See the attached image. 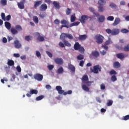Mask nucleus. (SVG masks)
Here are the masks:
<instances>
[{
  "instance_id": "nucleus-63",
  "label": "nucleus",
  "mask_w": 129,
  "mask_h": 129,
  "mask_svg": "<svg viewBox=\"0 0 129 129\" xmlns=\"http://www.w3.org/2000/svg\"><path fill=\"white\" fill-rule=\"evenodd\" d=\"M85 83L87 84V86H91V84L92 83V82L88 81Z\"/></svg>"
},
{
  "instance_id": "nucleus-27",
  "label": "nucleus",
  "mask_w": 129,
  "mask_h": 129,
  "mask_svg": "<svg viewBox=\"0 0 129 129\" xmlns=\"http://www.w3.org/2000/svg\"><path fill=\"white\" fill-rule=\"evenodd\" d=\"M116 56L118 59H123L124 58V54L122 53H118L116 54Z\"/></svg>"
},
{
  "instance_id": "nucleus-24",
  "label": "nucleus",
  "mask_w": 129,
  "mask_h": 129,
  "mask_svg": "<svg viewBox=\"0 0 129 129\" xmlns=\"http://www.w3.org/2000/svg\"><path fill=\"white\" fill-rule=\"evenodd\" d=\"M42 5V1H35L34 2V8L35 9H37L39 6H41Z\"/></svg>"
},
{
  "instance_id": "nucleus-32",
  "label": "nucleus",
  "mask_w": 129,
  "mask_h": 129,
  "mask_svg": "<svg viewBox=\"0 0 129 129\" xmlns=\"http://www.w3.org/2000/svg\"><path fill=\"white\" fill-rule=\"evenodd\" d=\"M113 104V101L111 100H108L106 104L107 106H111Z\"/></svg>"
},
{
  "instance_id": "nucleus-34",
  "label": "nucleus",
  "mask_w": 129,
  "mask_h": 129,
  "mask_svg": "<svg viewBox=\"0 0 129 129\" xmlns=\"http://www.w3.org/2000/svg\"><path fill=\"white\" fill-rule=\"evenodd\" d=\"M63 72H64V69H63V67H60L57 70L58 74H61V73H63Z\"/></svg>"
},
{
  "instance_id": "nucleus-9",
  "label": "nucleus",
  "mask_w": 129,
  "mask_h": 129,
  "mask_svg": "<svg viewBox=\"0 0 129 129\" xmlns=\"http://www.w3.org/2000/svg\"><path fill=\"white\" fill-rule=\"evenodd\" d=\"M34 78L35 80H37V81H42L43 80V75L40 74H35L34 75Z\"/></svg>"
},
{
  "instance_id": "nucleus-4",
  "label": "nucleus",
  "mask_w": 129,
  "mask_h": 129,
  "mask_svg": "<svg viewBox=\"0 0 129 129\" xmlns=\"http://www.w3.org/2000/svg\"><path fill=\"white\" fill-rule=\"evenodd\" d=\"M23 31V28L20 25H17L15 26V28H11V32L12 35H16L19 32Z\"/></svg>"
},
{
  "instance_id": "nucleus-39",
  "label": "nucleus",
  "mask_w": 129,
  "mask_h": 129,
  "mask_svg": "<svg viewBox=\"0 0 129 129\" xmlns=\"http://www.w3.org/2000/svg\"><path fill=\"white\" fill-rule=\"evenodd\" d=\"M123 50L125 52H129V44H127L124 46Z\"/></svg>"
},
{
  "instance_id": "nucleus-62",
  "label": "nucleus",
  "mask_w": 129,
  "mask_h": 129,
  "mask_svg": "<svg viewBox=\"0 0 129 129\" xmlns=\"http://www.w3.org/2000/svg\"><path fill=\"white\" fill-rule=\"evenodd\" d=\"M36 55L37 57H41V53H40V51L38 50L36 51Z\"/></svg>"
},
{
  "instance_id": "nucleus-22",
  "label": "nucleus",
  "mask_w": 129,
  "mask_h": 129,
  "mask_svg": "<svg viewBox=\"0 0 129 129\" xmlns=\"http://www.w3.org/2000/svg\"><path fill=\"white\" fill-rule=\"evenodd\" d=\"M68 67H69V69H70V70H71L72 72H75V67H74V66H73L71 63H69Z\"/></svg>"
},
{
  "instance_id": "nucleus-11",
  "label": "nucleus",
  "mask_w": 129,
  "mask_h": 129,
  "mask_svg": "<svg viewBox=\"0 0 129 129\" xmlns=\"http://www.w3.org/2000/svg\"><path fill=\"white\" fill-rule=\"evenodd\" d=\"M47 9H48V6H47V4H43L40 6L39 10L40 11H41V12H45V11H46Z\"/></svg>"
},
{
  "instance_id": "nucleus-44",
  "label": "nucleus",
  "mask_w": 129,
  "mask_h": 129,
  "mask_svg": "<svg viewBox=\"0 0 129 129\" xmlns=\"http://www.w3.org/2000/svg\"><path fill=\"white\" fill-rule=\"evenodd\" d=\"M111 80L113 82H114L117 80V78H116V76L115 75H113L111 77Z\"/></svg>"
},
{
  "instance_id": "nucleus-25",
  "label": "nucleus",
  "mask_w": 129,
  "mask_h": 129,
  "mask_svg": "<svg viewBox=\"0 0 129 129\" xmlns=\"http://www.w3.org/2000/svg\"><path fill=\"white\" fill-rule=\"evenodd\" d=\"M25 41H27V42H30V41H32L33 40V36L30 35H27L25 37Z\"/></svg>"
},
{
  "instance_id": "nucleus-60",
  "label": "nucleus",
  "mask_w": 129,
  "mask_h": 129,
  "mask_svg": "<svg viewBox=\"0 0 129 129\" xmlns=\"http://www.w3.org/2000/svg\"><path fill=\"white\" fill-rule=\"evenodd\" d=\"M100 88L101 90H104V89H105V85H104V84H101Z\"/></svg>"
},
{
  "instance_id": "nucleus-20",
  "label": "nucleus",
  "mask_w": 129,
  "mask_h": 129,
  "mask_svg": "<svg viewBox=\"0 0 129 129\" xmlns=\"http://www.w3.org/2000/svg\"><path fill=\"white\" fill-rule=\"evenodd\" d=\"M5 26L6 29H7V30H11V29L12 28V25L9 22H5Z\"/></svg>"
},
{
  "instance_id": "nucleus-54",
  "label": "nucleus",
  "mask_w": 129,
  "mask_h": 129,
  "mask_svg": "<svg viewBox=\"0 0 129 129\" xmlns=\"http://www.w3.org/2000/svg\"><path fill=\"white\" fill-rule=\"evenodd\" d=\"M123 120H128L129 119V115H126L124 116L122 119Z\"/></svg>"
},
{
  "instance_id": "nucleus-13",
  "label": "nucleus",
  "mask_w": 129,
  "mask_h": 129,
  "mask_svg": "<svg viewBox=\"0 0 129 129\" xmlns=\"http://www.w3.org/2000/svg\"><path fill=\"white\" fill-rule=\"evenodd\" d=\"M121 66L120 63L118 61H115L113 63V67L116 69L119 68Z\"/></svg>"
},
{
  "instance_id": "nucleus-18",
  "label": "nucleus",
  "mask_w": 129,
  "mask_h": 129,
  "mask_svg": "<svg viewBox=\"0 0 129 129\" xmlns=\"http://www.w3.org/2000/svg\"><path fill=\"white\" fill-rule=\"evenodd\" d=\"M24 2H21L20 3H18V8L20 9V10H24L25 9V5H24Z\"/></svg>"
},
{
  "instance_id": "nucleus-52",
  "label": "nucleus",
  "mask_w": 129,
  "mask_h": 129,
  "mask_svg": "<svg viewBox=\"0 0 129 129\" xmlns=\"http://www.w3.org/2000/svg\"><path fill=\"white\" fill-rule=\"evenodd\" d=\"M107 21H112L114 20V17L113 16H109L107 18Z\"/></svg>"
},
{
  "instance_id": "nucleus-42",
  "label": "nucleus",
  "mask_w": 129,
  "mask_h": 129,
  "mask_svg": "<svg viewBox=\"0 0 129 129\" xmlns=\"http://www.w3.org/2000/svg\"><path fill=\"white\" fill-rule=\"evenodd\" d=\"M43 98H44V96L40 95L36 98V101H39L40 100H42V99H43Z\"/></svg>"
},
{
  "instance_id": "nucleus-6",
  "label": "nucleus",
  "mask_w": 129,
  "mask_h": 129,
  "mask_svg": "<svg viewBox=\"0 0 129 129\" xmlns=\"http://www.w3.org/2000/svg\"><path fill=\"white\" fill-rule=\"evenodd\" d=\"M95 38L98 44H102L103 42L104 37L102 35H97L95 36Z\"/></svg>"
},
{
  "instance_id": "nucleus-51",
  "label": "nucleus",
  "mask_w": 129,
  "mask_h": 129,
  "mask_svg": "<svg viewBox=\"0 0 129 129\" xmlns=\"http://www.w3.org/2000/svg\"><path fill=\"white\" fill-rule=\"evenodd\" d=\"M109 7H111V9H116V5L113 3L110 4Z\"/></svg>"
},
{
  "instance_id": "nucleus-7",
  "label": "nucleus",
  "mask_w": 129,
  "mask_h": 129,
  "mask_svg": "<svg viewBox=\"0 0 129 129\" xmlns=\"http://www.w3.org/2000/svg\"><path fill=\"white\" fill-rule=\"evenodd\" d=\"M35 37H37V40L39 42H44L45 41V38L44 37L41 36L39 32H35L33 34Z\"/></svg>"
},
{
  "instance_id": "nucleus-56",
  "label": "nucleus",
  "mask_w": 129,
  "mask_h": 129,
  "mask_svg": "<svg viewBox=\"0 0 129 129\" xmlns=\"http://www.w3.org/2000/svg\"><path fill=\"white\" fill-rule=\"evenodd\" d=\"M59 46L61 47V48H65V45L64 44V43H63V42H59Z\"/></svg>"
},
{
  "instance_id": "nucleus-31",
  "label": "nucleus",
  "mask_w": 129,
  "mask_h": 129,
  "mask_svg": "<svg viewBox=\"0 0 129 129\" xmlns=\"http://www.w3.org/2000/svg\"><path fill=\"white\" fill-rule=\"evenodd\" d=\"M98 9L99 13H102V12H104V11H105V8H104L103 6H99Z\"/></svg>"
},
{
  "instance_id": "nucleus-35",
  "label": "nucleus",
  "mask_w": 129,
  "mask_h": 129,
  "mask_svg": "<svg viewBox=\"0 0 129 129\" xmlns=\"http://www.w3.org/2000/svg\"><path fill=\"white\" fill-rule=\"evenodd\" d=\"M53 5L56 9H59L60 8V5H59V3L56 2V1L53 2Z\"/></svg>"
},
{
  "instance_id": "nucleus-53",
  "label": "nucleus",
  "mask_w": 129,
  "mask_h": 129,
  "mask_svg": "<svg viewBox=\"0 0 129 129\" xmlns=\"http://www.w3.org/2000/svg\"><path fill=\"white\" fill-rule=\"evenodd\" d=\"M1 18L3 21H6V15L4 13L1 14Z\"/></svg>"
},
{
  "instance_id": "nucleus-40",
  "label": "nucleus",
  "mask_w": 129,
  "mask_h": 129,
  "mask_svg": "<svg viewBox=\"0 0 129 129\" xmlns=\"http://www.w3.org/2000/svg\"><path fill=\"white\" fill-rule=\"evenodd\" d=\"M77 58L78 60H83V59H84V55L82 54H79L77 56Z\"/></svg>"
},
{
  "instance_id": "nucleus-41",
  "label": "nucleus",
  "mask_w": 129,
  "mask_h": 129,
  "mask_svg": "<svg viewBox=\"0 0 129 129\" xmlns=\"http://www.w3.org/2000/svg\"><path fill=\"white\" fill-rule=\"evenodd\" d=\"M110 75H116L117 74V73L114 70H111L109 72Z\"/></svg>"
},
{
  "instance_id": "nucleus-64",
  "label": "nucleus",
  "mask_w": 129,
  "mask_h": 129,
  "mask_svg": "<svg viewBox=\"0 0 129 129\" xmlns=\"http://www.w3.org/2000/svg\"><path fill=\"white\" fill-rule=\"evenodd\" d=\"M84 65V61L81 60L80 61L79 66H81V67H83Z\"/></svg>"
},
{
  "instance_id": "nucleus-16",
  "label": "nucleus",
  "mask_w": 129,
  "mask_h": 129,
  "mask_svg": "<svg viewBox=\"0 0 129 129\" xmlns=\"http://www.w3.org/2000/svg\"><path fill=\"white\" fill-rule=\"evenodd\" d=\"M87 38V36L84 34V35H79L78 39L79 41H84L85 40H86Z\"/></svg>"
},
{
  "instance_id": "nucleus-8",
  "label": "nucleus",
  "mask_w": 129,
  "mask_h": 129,
  "mask_svg": "<svg viewBox=\"0 0 129 129\" xmlns=\"http://www.w3.org/2000/svg\"><path fill=\"white\" fill-rule=\"evenodd\" d=\"M54 61L57 65H63V63H64L62 58L56 57L54 59Z\"/></svg>"
},
{
  "instance_id": "nucleus-10",
  "label": "nucleus",
  "mask_w": 129,
  "mask_h": 129,
  "mask_svg": "<svg viewBox=\"0 0 129 129\" xmlns=\"http://www.w3.org/2000/svg\"><path fill=\"white\" fill-rule=\"evenodd\" d=\"M88 20V17L87 15H82L80 18V21L82 24H85V21Z\"/></svg>"
},
{
  "instance_id": "nucleus-43",
  "label": "nucleus",
  "mask_w": 129,
  "mask_h": 129,
  "mask_svg": "<svg viewBox=\"0 0 129 129\" xmlns=\"http://www.w3.org/2000/svg\"><path fill=\"white\" fill-rule=\"evenodd\" d=\"M71 9L67 8V10H66V15H67V16H69V15L71 14Z\"/></svg>"
},
{
  "instance_id": "nucleus-48",
  "label": "nucleus",
  "mask_w": 129,
  "mask_h": 129,
  "mask_svg": "<svg viewBox=\"0 0 129 129\" xmlns=\"http://www.w3.org/2000/svg\"><path fill=\"white\" fill-rule=\"evenodd\" d=\"M1 4L3 6H7V0H1Z\"/></svg>"
},
{
  "instance_id": "nucleus-29",
  "label": "nucleus",
  "mask_w": 129,
  "mask_h": 129,
  "mask_svg": "<svg viewBox=\"0 0 129 129\" xmlns=\"http://www.w3.org/2000/svg\"><path fill=\"white\" fill-rule=\"evenodd\" d=\"M92 55L94 56V57H99V52L97 51H94L92 52Z\"/></svg>"
},
{
  "instance_id": "nucleus-21",
  "label": "nucleus",
  "mask_w": 129,
  "mask_h": 129,
  "mask_svg": "<svg viewBox=\"0 0 129 129\" xmlns=\"http://www.w3.org/2000/svg\"><path fill=\"white\" fill-rule=\"evenodd\" d=\"M81 47V45H80V44H79V42H76L75 44H74V49L76 51L79 50V48Z\"/></svg>"
},
{
  "instance_id": "nucleus-15",
  "label": "nucleus",
  "mask_w": 129,
  "mask_h": 129,
  "mask_svg": "<svg viewBox=\"0 0 129 129\" xmlns=\"http://www.w3.org/2000/svg\"><path fill=\"white\" fill-rule=\"evenodd\" d=\"M81 80L83 83H85L89 80V78L87 75H84Z\"/></svg>"
},
{
  "instance_id": "nucleus-2",
  "label": "nucleus",
  "mask_w": 129,
  "mask_h": 129,
  "mask_svg": "<svg viewBox=\"0 0 129 129\" xmlns=\"http://www.w3.org/2000/svg\"><path fill=\"white\" fill-rule=\"evenodd\" d=\"M56 90L58 92V94H63V95H67V94H72V91L69 90L68 92L62 90V87L60 86H57L55 87Z\"/></svg>"
},
{
  "instance_id": "nucleus-14",
  "label": "nucleus",
  "mask_w": 129,
  "mask_h": 129,
  "mask_svg": "<svg viewBox=\"0 0 129 129\" xmlns=\"http://www.w3.org/2000/svg\"><path fill=\"white\" fill-rule=\"evenodd\" d=\"M119 23H120V19H119V18H116L114 20V21L112 24V26H117V25H118Z\"/></svg>"
},
{
  "instance_id": "nucleus-36",
  "label": "nucleus",
  "mask_w": 129,
  "mask_h": 129,
  "mask_svg": "<svg viewBox=\"0 0 129 129\" xmlns=\"http://www.w3.org/2000/svg\"><path fill=\"white\" fill-rule=\"evenodd\" d=\"M30 94H38V90L31 89L30 91Z\"/></svg>"
},
{
  "instance_id": "nucleus-5",
  "label": "nucleus",
  "mask_w": 129,
  "mask_h": 129,
  "mask_svg": "<svg viewBox=\"0 0 129 129\" xmlns=\"http://www.w3.org/2000/svg\"><path fill=\"white\" fill-rule=\"evenodd\" d=\"M92 69L91 68L90 69L91 73H94V74H98V73L101 72V67L99 66V64H97L93 67Z\"/></svg>"
},
{
  "instance_id": "nucleus-58",
  "label": "nucleus",
  "mask_w": 129,
  "mask_h": 129,
  "mask_svg": "<svg viewBox=\"0 0 129 129\" xmlns=\"http://www.w3.org/2000/svg\"><path fill=\"white\" fill-rule=\"evenodd\" d=\"M54 24H55V25H59L60 24V21H59V20L58 19H55L54 21H53Z\"/></svg>"
},
{
  "instance_id": "nucleus-30",
  "label": "nucleus",
  "mask_w": 129,
  "mask_h": 129,
  "mask_svg": "<svg viewBox=\"0 0 129 129\" xmlns=\"http://www.w3.org/2000/svg\"><path fill=\"white\" fill-rule=\"evenodd\" d=\"M61 25H64L63 26H69V22L65 20H62L60 21Z\"/></svg>"
},
{
  "instance_id": "nucleus-57",
  "label": "nucleus",
  "mask_w": 129,
  "mask_h": 129,
  "mask_svg": "<svg viewBox=\"0 0 129 129\" xmlns=\"http://www.w3.org/2000/svg\"><path fill=\"white\" fill-rule=\"evenodd\" d=\"M47 68L50 71L53 70V68H54V66H53L52 64L49 65L47 66Z\"/></svg>"
},
{
  "instance_id": "nucleus-3",
  "label": "nucleus",
  "mask_w": 129,
  "mask_h": 129,
  "mask_svg": "<svg viewBox=\"0 0 129 129\" xmlns=\"http://www.w3.org/2000/svg\"><path fill=\"white\" fill-rule=\"evenodd\" d=\"M119 29L117 28H113L112 30L109 28L106 29V32H107V34H110L112 36L118 35V34H119Z\"/></svg>"
},
{
  "instance_id": "nucleus-50",
  "label": "nucleus",
  "mask_w": 129,
  "mask_h": 129,
  "mask_svg": "<svg viewBox=\"0 0 129 129\" xmlns=\"http://www.w3.org/2000/svg\"><path fill=\"white\" fill-rule=\"evenodd\" d=\"M45 53H46L47 55L48 56V57H49V58H52L53 56L52 53L50 52V51H46Z\"/></svg>"
},
{
  "instance_id": "nucleus-37",
  "label": "nucleus",
  "mask_w": 129,
  "mask_h": 129,
  "mask_svg": "<svg viewBox=\"0 0 129 129\" xmlns=\"http://www.w3.org/2000/svg\"><path fill=\"white\" fill-rule=\"evenodd\" d=\"M33 22L35 23V24H38L39 23V18L37 16H33Z\"/></svg>"
},
{
  "instance_id": "nucleus-59",
  "label": "nucleus",
  "mask_w": 129,
  "mask_h": 129,
  "mask_svg": "<svg viewBox=\"0 0 129 129\" xmlns=\"http://www.w3.org/2000/svg\"><path fill=\"white\" fill-rule=\"evenodd\" d=\"M16 70H17L18 72H22V69L21 68V67L20 66H18L16 67Z\"/></svg>"
},
{
  "instance_id": "nucleus-23",
  "label": "nucleus",
  "mask_w": 129,
  "mask_h": 129,
  "mask_svg": "<svg viewBox=\"0 0 129 129\" xmlns=\"http://www.w3.org/2000/svg\"><path fill=\"white\" fill-rule=\"evenodd\" d=\"M82 88L83 90H84V91H86V92H89V88L86 86V85H82Z\"/></svg>"
},
{
  "instance_id": "nucleus-46",
  "label": "nucleus",
  "mask_w": 129,
  "mask_h": 129,
  "mask_svg": "<svg viewBox=\"0 0 129 129\" xmlns=\"http://www.w3.org/2000/svg\"><path fill=\"white\" fill-rule=\"evenodd\" d=\"M128 32H129L128 30H127L126 29L123 28L121 30V32L123 33V34H126V33H128Z\"/></svg>"
},
{
  "instance_id": "nucleus-45",
  "label": "nucleus",
  "mask_w": 129,
  "mask_h": 129,
  "mask_svg": "<svg viewBox=\"0 0 129 129\" xmlns=\"http://www.w3.org/2000/svg\"><path fill=\"white\" fill-rule=\"evenodd\" d=\"M79 52H80V53H81V54H84V51H85V49H84V48L82 46H81L79 48Z\"/></svg>"
},
{
  "instance_id": "nucleus-26",
  "label": "nucleus",
  "mask_w": 129,
  "mask_h": 129,
  "mask_svg": "<svg viewBox=\"0 0 129 129\" xmlns=\"http://www.w3.org/2000/svg\"><path fill=\"white\" fill-rule=\"evenodd\" d=\"M7 64L9 66H14L15 65V61L12 59H8Z\"/></svg>"
},
{
  "instance_id": "nucleus-1",
  "label": "nucleus",
  "mask_w": 129,
  "mask_h": 129,
  "mask_svg": "<svg viewBox=\"0 0 129 129\" xmlns=\"http://www.w3.org/2000/svg\"><path fill=\"white\" fill-rule=\"evenodd\" d=\"M66 38H68L69 40H73V35L71 34L62 33L60 36V39L62 40V42L64 43V46L71 47V43H69L68 41L65 40Z\"/></svg>"
},
{
  "instance_id": "nucleus-38",
  "label": "nucleus",
  "mask_w": 129,
  "mask_h": 129,
  "mask_svg": "<svg viewBox=\"0 0 129 129\" xmlns=\"http://www.w3.org/2000/svg\"><path fill=\"white\" fill-rule=\"evenodd\" d=\"M98 3L100 6H104V5H105L104 0H99Z\"/></svg>"
},
{
  "instance_id": "nucleus-47",
  "label": "nucleus",
  "mask_w": 129,
  "mask_h": 129,
  "mask_svg": "<svg viewBox=\"0 0 129 129\" xmlns=\"http://www.w3.org/2000/svg\"><path fill=\"white\" fill-rule=\"evenodd\" d=\"M115 47L116 49H118V50H122V45H121L116 44Z\"/></svg>"
},
{
  "instance_id": "nucleus-19",
  "label": "nucleus",
  "mask_w": 129,
  "mask_h": 129,
  "mask_svg": "<svg viewBox=\"0 0 129 129\" xmlns=\"http://www.w3.org/2000/svg\"><path fill=\"white\" fill-rule=\"evenodd\" d=\"M98 22H100V23H103V22L105 21V17L103 15H100L98 18Z\"/></svg>"
},
{
  "instance_id": "nucleus-55",
  "label": "nucleus",
  "mask_w": 129,
  "mask_h": 129,
  "mask_svg": "<svg viewBox=\"0 0 129 129\" xmlns=\"http://www.w3.org/2000/svg\"><path fill=\"white\" fill-rule=\"evenodd\" d=\"M102 48H103V49H105L106 51H107V50H108V46H107V45H106V44H102Z\"/></svg>"
},
{
  "instance_id": "nucleus-12",
  "label": "nucleus",
  "mask_w": 129,
  "mask_h": 129,
  "mask_svg": "<svg viewBox=\"0 0 129 129\" xmlns=\"http://www.w3.org/2000/svg\"><path fill=\"white\" fill-rule=\"evenodd\" d=\"M15 47L16 49H20L22 47V45L20 44V41L18 40H16L14 41Z\"/></svg>"
},
{
  "instance_id": "nucleus-61",
  "label": "nucleus",
  "mask_w": 129,
  "mask_h": 129,
  "mask_svg": "<svg viewBox=\"0 0 129 129\" xmlns=\"http://www.w3.org/2000/svg\"><path fill=\"white\" fill-rule=\"evenodd\" d=\"M12 19V16L10 15H9L6 17V21H10Z\"/></svg>"
},
{
  "instance_id": "nucleus-49",
  "label": "nucleus",
  "mask_w": 129,
  "mask_h": 129,
  "mask_svg": "<svg viewBox=\"0 0 129 129\" xmlns=\"http://www.w3.org/2000/svg\"><path fill=\"white\" fill-rule=\"evenodd\" d=\"M112 43V41H111V40H110V38H109L108 39V40H107L105 42V45H109L110 44H111Z\"/></svg>"
},
{
  "instance_id": "nucleus-28",
  "label": "nucleus",
  "mask_w": 129,
  "mask_h": 129,
  "mask_svg": "<svg viewBox=\"0 0 129 129\" xmlns=\"http://www.w3.org/2000/svg\"><path fill=\"white\" fill-rule=\"evenodd\" d=\"M79 24H80V22H75L70 24V26H69V27H70V28H71L72 27L77 26H78V25H79Z\"/></svg>"
},
{
  "instance_id": "nucleus-33",
  "label": "nucleus",
  "mask_w": 129,
  "mask_h": 129,
  "mask_svg": "<svg viewBox=\"0 0 129 129\" xmlns=\"http://www.w3.org/2000/svg\"><path fill=\"white\" fill-rule=\"evenodd\" d=\"M76 20V17H75V14H74L71 16V23H73L75 22Z\"/></svg>"
},
{
  "instance_id": "nucleus-17",
  "label": "nucleus",
  "mask_w": 129,
  "mask_h": 129,
  "mask_svg": "<svg viewBox=\"0 0 129 129\" xmlns=\"http://www.w3.org/2000/svg\"><path fill=\"white\" fill-rule=\"evenodd\" d=\"M89 10L90 12L93 13V14L94 15L95 17H99V13H96L95 10L93 8H89Z\"/></svg>"
}]
</instances>
